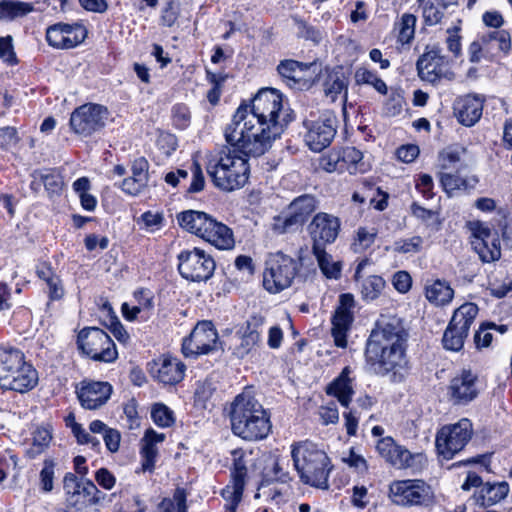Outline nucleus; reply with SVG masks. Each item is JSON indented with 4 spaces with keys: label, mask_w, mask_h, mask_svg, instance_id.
Instances as JSON below:
<instances>
[{
    "label": "nucleus",
    "mask_w": 512,
    "mask_h": 512,
    "mask_svg": "<svg viewBox=\"0 0 512 512\" xmlns=\"http://www.w3.org/2000/svg\"><path fill=\"white\" fill-rule=\"evenodd\" d=\"M406 341L403 321L396 316L382 315L366 343L367 362L377 374H397L407 365Z\"/></svg>",
    "instance_id": "f257e3e1"
},
{
    "label": "nucleus",
    "mask_w": 512,
    "mask_h": 512,
    "mask_svg": "<svg viewBox=\"0 0 512 512\" xmlns=\"http://www.w3.org/2000/svg\"><path fill=\"white\" fill-rule=\"evenodd\" d=\"M283 131L281 124L261 121L245 114V106H239L225 131V138L245 156L257 157L266 153Z\"/></svg>",
    "instance_id": "f03ea898"
},
{
    "label": "nucleus",
    "mask_w": 512,
    "mask_h": 512,
    "mask_svg": "<svg viewBox=\"0 0 512 512\" xmlns=\"http://www.w3.org/2000/svg\"><path fill=\"white\" fill-rule=\"evenodd\" d=\"M230 421L233 433L249 441L266 438L272 428L268 413L250 390H244L231 403Z\"/></svg>",
    "instance_id": "7ed1b4c3"
},
{
    "label": "nucleus",
    "mask_w": 512,
    "mask_h": 512,
    "mask_svg": "<svg viewBox=\"0 0 512 512\" xmlns=\"http://www.w3.org/2000/svg\"><path fill=\"white\" fill-rule=\"evenodd\" d=\"M206 170L214 185L227 192L242 188L250 174L247 158L235 148H226L209 155Z\"/></svg>",
    "instance_id": "20e7f679"
},
{
    "label": "nucleus",
    "mask_w": 512,
    "mask_h": 512,
    "mask_svg": "<svg viewBox=\"0 0 512 512\" xmlns=\"http://www.w3.org/2000/svg\"><path fill=\"white\" fill-rule=\"evenodd\" d=\"M291 456L301 482L322 490L329 488L328 478L333 465L324 450L304 441L292 445Z\"/></svg>",
    "instance_id": "39448f33"
},
{
    "label": "nucleus",
    "mask_w": 512,
    "mask_h": 512,
    "mask_svg": "<svg viewBox=\"0 0 512 512\" xmlns=\"http://www.w3.org/2000/svg\"><path fill=\"white\" fill-rule=\"evenodd\" d=\"M38 372L26 361L24 353L13 347L0 346V388L21 394L34 389Z\"/></svg>",
    "instance_id": "423d86ee"
},
{
    "label": "nucleus",
    "mask_w": 512,
    "mask_h": 512,
    "mask_svg": "<svg viewBox=\"0 0 512 512\" xmlns=\"http://www.w3.org/2000/svg\"><path fill=\"white\" fill-rule=\"evenodd\" d=\"M299 266L295 259L282 253L270 254L266 260L263 285L270 293H278L291 286Z\"/></svg>",
    "instance_id": "0eeeda50"
},
{
    "label": "nucleus",
    "mask_w": 512,
    "mask_h": 512,
    "mask_svg": "<svg viewBox=\"0 0 512 512\" xmlns=\"http://www.w3.org/2000/svg\"><path fill=\"white\" fill-rule=\"evenodd\" d=\"M78 347L82 353L95 361L110 363L118 357L113 340L105 331L97 327L80 331Z\"/></svg>",
    "instance_id": "6e6552de"
},
{
    "label": "nucleus",
    "mask_w": 512,
    "mask_h": 512,
    "mask_svg": "<svg viewBox=\"0 0 512 512\" xmlns=\"http://www.w3.org/2000/svg\"><path fill=\"white\" fill-rule=\"evenodd\" d=\"M389 493L393 503L404 507L426 506L434 498L431 487L420 479L393 481Z\"/></svg>",
    "instance_id": "1a4fd4ad"
},
{
    "label": "nucleus",
    "mask_w": 512,
    "mask_h": 512,
    "mask_svg": "<svg viewBox=\"0 0 512 512\" xmlns=\"http://www.w3.org/2000/svg\"><path fill=\"white\" fill-rule=\"evenodd\" d=\"M110 118L107 107L88 103L76 108L70 116L72 131L82 137H89L102 130Z\"/></svg>",
    "instance_id": "9d476101"
},
{
    "label": "nucleus",
    "mask_w": 512,
    "mask_h": 512,
    "mask_svg": "<svg viewBox=\"0 0 512 512\" xmlns=\"http://www.w3.org/2000/svg\"><path fill=\"white\" fill-rule=\"evenodd\" d=\"M472 433V423L466 418L442 427L436 435V448L439 455L446 460L453 458L466 446Z\"/></svg>",
    "instance_id": "9b49d317"
},
{
    "label": "nucleus",
    "mask_w": 512,
    "mask_h": 512,
    "mask_svg": "<svg viewBox=\"0 0 512 512\" xmlns=\"http://www.w3.org/2000/svg\"><path fill=\"white\" fill-rule=\"evenodd\" d=\"M245 106V114L261 121L279 123L284 130L288 120L282 111V98L274 89H262L253 98L251 106Z\"/></svg>",
    "instance_id": "f8f14e48"
},
{
    "label": "nucleus",
    "mask_w": 512,
    "mask_h": 512,
    "mask_svg": "<svg viewBox=\"0 0 512 512\" xmlns=\"http://www.w3.org/2000/svg\"><path fill=\"white\" fill-rule=\"evenodd\" d=\"M178 270L181 276L193 282L207 281L215 270V261L204 250L194 248L178 255Z\"/></svg>",
    "instance_id": "ddd939ff"
},
{
    "label": "nucleus",
    "mask_w": 512,
    "mask_h": 512,
    "mask_svg": "<svg viewBox=\"0 0 512 512\" xmlns=\"http://www.w3.org/2000/svg\"><path fill=\"white\" fill-rule=\"evenodd\" d=\"M218 333L211 321H200L188 337L183 339L182 352L185 357L196 358L218 349Z\"/></svg>",
    "instance_id": "4468645a"
},
{
    "label": "nucleus",
    "mask_w": 512,
    "mask_h": 512,
    "mask_svg": "<svg viewBox=\"0 0 512 512\" xmlns=\"http://www.w3.org/2000/svg\"><path fill=\"white\" fill-rule=\"evenodd\" d=\"M419 77L429 83L435 84L442 79L452 81L455 73L450 69L448 58L442 54L437 45L431 46L416 63Z\"/></svg>",
    "instance_id": "2eb2a0df"
},
{
    "label": "nucleus",
    "mask_w": 512,
    "mask_h": 512,
    "mask_svg": "<svg viewBox=\"0 0 512 512\" xmlns=\"http://www.w3.org/2000/svg\"><path fill=\"white\" fill-rule=\"evenodd\" d=\"M471 232V245L484 263L497 261L501 257V244L497 231L480 221L468 223Z\"/></svg>",
    "instance_id": "dca6fc26"
},
{
    "label": "nucleus",
    "mask_w": 512,
    "mask_h": 512,
    "mask_svg": "<svg viewBox=\"0 0 512 512\" xmlns=\"http://www.w3.org/2000/svg\"><path fill=\"white\" fill-rule=\"evenodd\" d=\"M63 488L66 501H73L86 507L96 506L105 498V494L91 480L79 479L72 473L64 476Z\"/></svg>",
    "instance_id": "f3484780"
},
{
    "label": "nucleus",
    "mask_w": 512,
    "mask_h": 512,
    "mask_svg": "<svg viewBox=\"0 0 512 512\" xmlns=\"http://www.w3.org/2000/svg\"><path fill=\"white\" fill-rule=\"evenodd\" d=\"M277 70L287 85L302 90L309 88L315 81L319 65L316 62L302 63L289 59L281 61Z\"/></svg>",
    "instance_id": "a211bd4d"
},
{
    "label": "nucleus",
    "mask_w": 512,
    "mask_h": 512,
    "mask_svg": "<svg viewBox=\"0 0 512 512\" xmlns=\"http://www.w3.org/2000/svg\"><path fill=\"white\" fill-rule=\"evenodd\" d=\"M307 129L305 142L314 152H320L328 147L336 134L335 118L323 115L317 120H305Z\"/></svg>",
    "instance_id": "6ab92c4d"
},
{
    "label": "nucleus",
    "mask_w": 512,
    "mask_h": 512,
    "mask_svg": "<svg viewBox=\"0 0 512 512\" xmlns=\"http://www.w3.org/2000/svg\"><path fill=\"white\" fill-rule=\"evenodd\" d=\"M86 30L80 25L58 23L46 31L48 44L57 49H70L84 41Z\"/></svg>",
    "instance_id": "aec40b11"
},
{
    "label": "nucleus",
    "mask_w": 512,
    "mask_h": 512,
    "mask_svg": "<svg viewBox=\"0 0 512 512\" xmlns=\"http://www.w3.org/2000/svg\"><path fill=\"white\" fill-rule=\"evenodd\" d=\"M340 229L339 219L327 213H318L309 225L313 247L324 248L336 240Z\"/></svg>",
    "instance_id": "412c9836"
},
{
    "label": "nucleus",
    "mask_w": 512,
    "mask_h": 512,
    "mask_svg": "<svg viewBox=\"0 0 512 512\" xmlns=\"http://www.w3.org/2000/svg\"><path fill=\"white\" fill-rule=\"evenodd\" d=\"M112 386L108 382L83 381L77 388L78 399L85 409L95 410L104 405L111 396Z\"/></svg>",
    "instance_id": "4be33fe9"
},
{
    "label": "nucleus",
    "mask_w": 512,
    "mask_h": 512,
    "mask_svg": "<svg viewBox=\"0 0 512 512\" xmlns=\"http://www.w3.org/2000/svg\"><path fill=\"white\" fill-rule=\"evenodd\" d=\"M478 393L477 375L470 370L461 371L450 382L449 394L455 403L470 402Z\"/></svg>",
    "instance_id": "5701e85b"
},
{
    "label": "nucleus",
    "mask_w": 512,
    "mask_h": 512,
    "mask_svg": "<svg viewBox=\"0 0 512 512\" xmlns=\"http://www.w3.org/2000/svg\"><path fill=\"white\" fill-rule=\"evenodd\" d=\"M377 452L391 465L403 469L411 466L413 456L409 450L397 445L390 436L383 437L376 444Z\"/></svg>",
    "instance_id": "b1692460"
},
{
    "label": "nucleus",
    "mask_w": 512,
    "mask_h": 512,
    "mask_svg": "<svg viewBox=\"0 0 512 512\" xmlns=\"http://www.w3.org/2000/svg\"><path fill=\"white\" fill-rule=\"evenodd\" d=\"M316 208L317 200L312 195L305 194L294 199L289 205V216L280 232H287L293 225H302Z\"/></svg>",
    "instance_id": "393cba45"
},
{
    "label": "nucleus",
    "mask_w": 512,
    "mask_h": 512,
    "mask_svg": "<svg viewBox=\"0 0 512 512\" xmlns=\"http://www.w3.org/2000/svg\"><path fill=\"white\" fill-rule=\"evenodd\" d=\"M454 110L461 124L473 126L482 116L483 99L477 95H466L456 101Z\"/></svg>",
    "instance_id": "a878e982"
},
{
    "label": "nucleus",
    "mask_w": 512,
    "mask_h": 512,
    "mask_svg": "<svg viewBox=\"0 0 512 512\" xmlns=\"http://www.w3.org/2000/svg\"><path fill=\"white\" fill-rule=\"evenodd\" d=\"M148 169L149 163L144 157L135 159L131 165L132 175L122 181L121 189L129 195L140 194L148 184Z\"/></svg>",
    "instance_id": "bb28decb"
},
{
    "label": "nucleus",
    "mask_w": 512,
    "mask_h": 512,
    "mask_svg": "<svg viewBox=\"0 0 512 512\" xmlns=\"http://www.w3.org/2000/svg\"><path fill=\"white\" fill-rule=\"evenodd\" d=\"M165 440L164 433H157L153 429L146 430L141 440V468L143 472H153L158 455L157 445Z\"/></svg>",
    "instance_id": "cd10ccee"
},
{
    "label": "nucleus",
    "mask_w": 512,
    "mask_h": 512,
    "mask_svg": "<svg viewBox=\"0 0 512 512\" xmlns=\"http://www.w3.org/2000/svg\"><path fill=\"white\" fill-rule=\"evenodd\" d=\"M177 220L183 229L203 238L214 218L202 211L187 210L178 214Z\"/></svg>",
    "instance_id": "c85d7f7f"
},
{
    "label": "nucleus",
    "mask_w": 512,
    "mask_h": 512,
    "mask_svg": "<svg viewBox=\"0 0 512 512\" xmlns=\"http://www.w3.org/2000/svg\"><path fill=\"white\" fill-rule=\"evenodd\" d=\"M509 485L507 482L485 483L473 495L475 503L482 507L493 506L507 497Z\"/></svg>",
    "instance_id": "c756f323"
},
{
    "label": "nucleus",
    "mask_w": 512,
    "mask_h": 512,
    "mask_svg": "<svg viewBox=\"0 0 512 512\" xmlns=\"http://www.w3.org/2000/svg\"><path fill=\"white\" fill-rule=\"evenodd\" d=\"M350 367H345L340 375L327 387L326 392L337 398L340 404L348 407L354 394L353 379L350 377Z\"/></svg>",
    "instance_id": "7c9ffc66"
},
{
    "label": "nucleus",
    "mask_w": 512,
    "mask_h": 512,
    "mask_svg": "<svg viewBox=\"0 0 512 512\" xmlns=\"http://www.w3.org/2000/svg\"><path fill=\"white\" fill-rule=\"evenodd\" d=\"M202 239L220 250L232 249L235 244L232 230L216 219L212 221Z\"/></svg>",
    "instance_id": "2f4dec72"
},
{
    "label": "nucleus",
    "mask_w": 512,
    "mask_h": 512,
    "mask_svg": "<svg viewBox=\"0 0 512 512\" xmlns=\"http://www.w3.org/2000/svg\"><path fill=\"white\" fill-rule=\"evenodd\" d=\"M265 318L262 315H253L246 323V327L242 328L238 333L241 337L240 353L247 354L261 340L260 328L264 325Z\"/></svg>",
    "instance_id": "473e14b6"
},
{
    "label": "nucleus",
    "mask_w": 512,
    "mask_h": 512,
    "mask_svg": "<svg viewBox=\"0 0 512 512\" xmlns=\"http://www.w3.org/2000/svg\"><path fill=\"white\" fill-rule=\"evenodd\" d=\"M185 365L177 358L163 357L156 372V378L164 384H175L184 377Z\"/></svg>",
    "instance_id": "72a5a7b5"
},
{
    "label": "nucleus",
    "mask_w": 512,
    "mask_h": 512,
    "mask_svg": "<svg viewBox=\"0 0 512 512\" xmlns=\"http://www.w3.org/2000/svg\"><path fill=\"white\" fill-rule=\"evenodd\" d=\"M425 295L427 300L435 306H444L451 302L454 291L447 282L436 280L426 286Z\"/></svg>",
    "instance_id": "f704fd0d"
},
{
    "label": "nucleus",
    "mask_w": 512,
    "mask_h": 512,
    "mask_svg": "<svg viewBox=\"0 0 512 512\" xmlns=\"http://www.w3.org/2000/svg\"><path fill=\"white\" fill-rule=\"evenodd\" d=\"M477 314L478 307L476 304L471 302L464 303L454 311L449 324L468 335L470 326L474 322Z\"/></svg>",
    "instance_id": "c9c22d12"
},
{
    "label": "nucleus",
    "mask_w": 512,
    "mask_h": 512,
    "mask_svg": "<svg viewBox=\"0 0 512 512\" xmlns=\"http://www.w3.org/2000/svg\"><path fill=\"white\" fill-rule=\"evenodd\" d=\"M342 172L349 174L363 173L366 170L363 162V153L355 147H346L339 150Z\"/></svg>",
    "instance_id": "e433bc0d"
},
{
    "label": "nucleus",
    "mask_w": 512,
    "mask_h": 512,
    "mask_svg": "<svg viewBox=\"0 0 512 512\" xmlns=\"http://www.w3.org/2000/svg\"><path fill=\"white\" fill-rule=\"evenodd\" d=\"M352 321L350 311L336 310L332 320L331 333L337 347L345 348L347 345L346 333Z\"/></svg>",
    "instance_id": "4c0bfd02"
},
{
    "label": "nucleus",
    "mask_w": 512,
    "mask_h": 512,
    "mask_svg": "<svg viewBox=\"0 0 512 512\" xmlns=\"http://www.w3.org/2000/svg\"><path fill=\"white\" fill-rule=\"evenodd\" d=\"M313 254L317 259L318 266L321 272L330 279H337L340 277L342 265L341 262L333 260L325 248L312 247Z\"/></svg>",
    "instance_id": "58836bf2"
},
{
    "label": "nucleus",
    "mask_w": 512,
    "mask_h": 512,
    "mask_svg": "<svg viewBox=\"0 0 512 512\" xmlns=\"http://www.w3.org/2000/svg\"><path fill=\"white\" fill-rule=\"evenodd\" d=\"M32 11H34L32 3L12 0L0 1L1 20H14L19 17H24Z\"/></svg>",
    "instance_id": "ea45409f"
},
{
    "label": "nucleus",
    "mask_w": 512,
    "mask_h": 512,
    "mask_svg": "<svg viewBox=\"0 0 512 512\" xmlns=\"http://www.w3.org/2000/svg\"><path fill=\"white\" fill-rule=\"evenodd\" d=\"M324 92L331 101H335L337 97L342 93L346 95L347 80L343 73L334 72L329 74L324 84Z\"/></svg>",
    "instance_id": "a19ab883"
},
{
    "label": "nucleus",
    "mask_w": 512,
    "mask_h": 512,
    "mask_svg": "<svg viewBox=\"0 0 512 512\" xmlns=\"http://www.w3.org/2000/svg\"><path fill=\"white\" fill-rule=\"evenodd\" d=\"M385 287L382 277L371 275L363 280L361 284V295L366 301H373L379 297Z\"/></svg>",
    "instance_id": "79ce46f5"
},
{
    "label": "nucleus",
    "mask_w": 512,
    "mask_h": 512,
    "mask_svg": "<svg viewBox=\"0 0 512 512\" xmlns=\"http://www.w3.org/2000/svg\"><path fill=\"white\" fill-rule=\"evenodd\" d=\"M377 233V229L374 227H359L352 243L353 251L355 253H361L367 250L374 243Z\"/></svg>",
    "instance_id": "37998d69"
},
{
    "label": "nucleus",
    "mask_w": 512,
    "mask_h": 512,
    "mask_svg": "<svg viewBox=\"0 0 512 512\" xmlns=\"http://www.w3.org/2000/svg\"><path fill=\"white\" fill-rule=\"evenodd\" d=\"M159 510L160 512H187L185 490L177 488L172 498H164L161 501Z\"/></svg>",
    "instance_id": "c03bdc74"
},
{
    "label": "nucleus",
    "mask_w": 512,
    "mask_h": 512,
    "mask_svg": "<svg viewBox=\"0 0 512 512\" xmlns=\"http://www.w3.org/2000/svg\"><path fill=\"white\" fill-rule=\"evenodd\" d=\"M466 337L467 334L449 324L443 335V346L447 350L459 351Z\"/></svg>",
    "instance_id": "a18cd8bd"
},
{
    "label": "nucleus",
    "mask_w": 512,
    "mask_h": 512,
    "mask_svg": "<svg viewBox=\"0 0 512 512\" xmlns=\"http://www.w3.org/2000/svg\"><path fill=\"white\" fill-rule=\"evenodd\" d=\"M355 81L359 85H371L379 93L385 94L387 92V86L385 82L382 79H380L376 74L365 68H359L358 70H356Z\"/></svg>",
    "instance_id": "49530a36"
},
{
    "label": "nucleus",
    "mask_w": 512,
    "mask_h": 512,
    "mask_svg": "<svg viewBox=\"0 0 512 512\" xmlns=\"http://www.w3.org/2000/svg\"><path fill=\"white\" fill-rule=\"evenodd\" d=\"M39 177L40 181L44 184L46 191L50 196L59 195L63 188V180L60 174L55 171L42 173L35 172L34 178Z\"/></svg>",
    "instance_id": "de8ad7c7"
},
{
    "label": "nucleus",
    "mask_w": 512,
    "mask_h": 512,
    "mask_svg": "<svg viewBox=\"0 0 512 512\" xmlns=\"http://www.w3.org/2000/svg\"><path fill=\"white\" fill-rule=\"evenodd\" d=\"M440 183L449 196L455 191L466 190L469 186L467 179L451 173H441Z\"/></svg>",
    "instance_id": "09e8293b"
},
{
    "label": "nucleus",
    "mask_w": 512,
    "mask_h": 512,
    "mask_svg": "<svg viewBox=\"0 0 512 512\" xmlns=\"http://www.w3.org/2000/svg\"><path fill=\"white\" fill-rule=\"evenodd\" d=\"M423 246V238L415 235L410 238L398 239L394 242L393 251L400 254L419 253Z\"/></svg>",
    "instance_id": "8fccbe9b"
},
{
    "label": "nucleus",
    "mask_w": 512,
    "mask_h": 512,
    "mask_svg": "<svg viewBox=\"0 0 512 512\" xmlns=\"http://www.w3.org/2000/svg\"><path fill=\"white\" fill-rule=\"evenodd\" d=\"M151 418L157 426L163 428L171 426L175 421L173 411L162 403L152 406Z\"/></svg>",
    "instance_id": "3c124183"
},
{
    "label": "nucleus",
    "mask_w": 512,
    "mask_h": 512,
    "mask_svg": "<svg viewBox=\"0 0 512 512\" xmlns=\"http://www.w3.org/2000/svg\"><path fill=\"white\" fill-rule=\"evenodd\" d=\"M483 44H489L492 41L497 42L498 49L504 53L511 50V35L507 30H495L488 32L481 37Z\"/></svg>",
    "instance_id": "603ef678"
},
{
    "label": "nucleus",
    "mask_w": 512,
    "mask_h": 512,
    "mask_svg": "<svg viewBox=\"0 0 512 512\" xmlns=\"http://www.w3.org/2000/svg\"><path fill=\"white\" fill-rule=\"evenodd\" d=\"M419 3L423 4L422 14L427 25H436L442 20L445 9L441 8L434 0H423Z\"/></svg>",
    "instance_id": "864d4df0"
},
{
    "label": "nucleus",
    "mask_w": 512,
    "mask_h": 512,
    "mask_svg": "<svg viewBox=\"0 0 512 512\" xmlns=\"http://www.w3.org/2000/svg\"><path fill=\"white\" fill-rule=\"evenodd\" d=\"M415 25L416 17L413 14L405 13L402 15L401 20L398 23V39L402 44L410 42L414 37Z\"/></svg>",
    "instance_id": "5fc2aeb1"
},
{
    "label": "nucleus",
    "mask_w": 512,
    "mask_h": 512,
    "mask_svg": "<svg viewBox=\"0 0 512 512\" xmlns=\"http://www.w3.org/2000/svg\"><path fill=\"white\" fill-rule=\"evenodd\" d=\"M51 440V429L49 427H38L33 432L32 453L40 454L41 452H43L49 446Z\"/></svg>",
    "instance_id": "6e6d98bb"
},
{
    "label": "nucleus",
    "mask_w": 512,
    "mask_h": 512,
    "mask_svg": "<svg viewBox=\"0 0 512 512\" xmlns=\"http://www.w3.org/2000/svg\"><path fill=\"white\" fill-rule=\"evenodd\" d=\"M319 167L329 173L342 172L339 150H331L327 154L321 156Z\"/></svg>",
    "instance_id": "4d7b16f0"
},
{
    "label": "nucleus",
    "mask_w": 512,
    "mask_h": 512,
    "mask_svg": "<svg viewBox=\"0 0 512 512\" xmlns=\"http://www.w3.org/2000/svg\"><path fill=\"white\" fill-rule=\"evenodd\" d=\"M55 475V464L52 460H45L42 470L40 471V485L41 489L45 492L53 490V482Z\"/></svg>",
    "instance_id": "13d9d810"
},
{
    "label": "nucleus",
    "mask_w": 512,
    "mask_h": 512,
    "mask_svg": "<svg viewBox=\"0 0 512 512\" xmlns=\"http://www.w3.org/2000/svg\"><path fill=\"white\" fill-rule=\"evenodd\" d=\"M342 461L349 467L354 468L361 473L366 472L368 469L365 458L362 455L357 454L353 448L349 449L347 454L342 456Z\"/></svg>",
    "instance_id": "bf43d9fd"
},
{
    "label": "nucleus",
    "mask_w": 512,
    "mask_h": 512,
    "mask_svg": "<svg viewBox=\"0 0 512 512\" xmlns=\"http://www.w3.org/2000/svg\"><path fill=\"white\" fill-rule=\"evenodd\" d=\"M173 122L180 128L185 129L189 126L191 120V113L187 106L178 104L173 107L172 110Z\"/></svg>",
    "instance_id": "052dcab7"
},
{
    "label": "nucleus",
    "mask_w": 512,
    "mask_h": 512,
    "mask_svg": "<svg viewBox=\"0 0 512 512\" xmlns=\"http://www.w3.org/2000/svg\"><path fill=\"white\" fill-rule=\"evenodd\" d=\"M71 430L80 444H90L93 448H97L100 445L99 439L95 436H91L80 424L73 422Z\"/></svg>",
    "instance_id": "680f3d73"
},
{
    "label": "nucleus",
    "mask_w": 512,
    "mask_h": 512,
    "mask_svg": "<svg viewBox=\"0 0 512 512\" xmlns=\"http://www.w3.org/2000/svg\"><path fill=\"white\" fill-rule=\"evenodd\" d=\"M492 328H496V325L488 323L482 325L479 330L476 331L474 341L477 348H486L491 344L493 336L489 330Z\"/></svg>",
    "instance_id": "e2e57ef3"
},
{
    "label": "nucleus",
    "mask_w": 512,
    "mask_h": 512,
    "mask_svg": "<svg viewBox=\"0 0 512 512\" xmlns=\"http://www.w3.org/2000/svg\"><path fill=\"white\" fill-rule=\"evenodd\" d=\"M134 310L136 311H146L150 310L153 307V297L149 290H139L134 293Z\"/></svg>",
    "instance_id": "0e129e2a"
},
{
    "label": "nucleus",
    "mask_w": 512,
    "mask_h": 512,
    "mask_svg": "<svg viewBox=\"0 0 512 512\" xmlns=\"http://www.w3.org/2000/svg\"><path fill=\"white\" fill-rule=\"evenodd\" d=\"M351 503L357 509H364L368 505V490L365 486L355 485L352 488Z\"/></svg>",
    "instance_id": "69168bd1"
},
{
    "label": "nucleus",
    "mask_w": 512,
    "mask_h": 512,
    "mask_svg": "<svg viewBox=\"0 0 512 512\" xmlns=\"http://www.w3.org/2000/svg\"><path fill=\"white\" fill-rule=\"evenodd\" d=\"M19 141L17 131L13 127L0 128V148L9 149L16 146Z\"/></svg>",
    "instance_id": "338daca9"
},
{
    "label": "nucleus",
    "mask_w": 512,
    "mask_h": 512,
    "mask_svg": "<svg viewBox=\"0 0 512 512\" xmlns=\"http://www.w3.org/2000/svg\"><path fill=\"white\" fill-rule=\"evenodd\" d=\"M392 284L398 292L406 293L411 288L412 278L408 272L398 271L393 275Z\"/></svg>",
    "instance_id": "774afa93"
}]
</instances>
